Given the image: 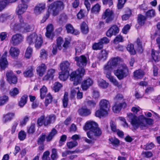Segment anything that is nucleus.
Masks as SVG:
<instances>
[{
  "label": "nucleus",
  "instance_id": "obj_1",
  "mask_svg": "<svg viewBox=\"0 0 160 160\" xmlns=\"http://www.w3.org/2000/svg\"><path fill=\"white\" fill-rule=\"evenodd\" d=\"M74 59L77 66L82 68L73 72L70 75V80L74 81V85H77L80 83L82 77L84 74L85 70L83 68L87 64V59L84 55H82L79 57H76Z\"/></svg>",
  "mask_w": 160,
  "mask_h": 160
},
{
  "label": "nucleus",
  "instance_id": "obj_2",
  "mask_svg": "<svg viewBox=\"0 0 160 160\" xmlns=\"http://www.w3.org/2000/svg\"><path fill=\"white\" fill-rule=\"evenodd\" d=\"M128 117L131 120L132 124L136 128L139 127L141 129H145L148 128V125H152L153 122L152 119L146 118L143 115H140L137 117L132 114L130 113Z\"/></svg>",
  "mask_w": 160,
  "mask_h": 160
},
{
  "label": "nucleus",
  "instance_id": "obj_3",
  "mask_svg": "<svg viewBox=\"0 0 160 160\" xmlns=\"http://www.w3.org/2000/svg\"><path fill=\"white\" fill-rule=\"evenodd\" d=\"M63 3L60 1H57L51 4L48 7V12L41 21L42 23L44 22L49 17L50 13H52V15L56 16L58 14L59 12L64 8Z\"/></svg>",
  "mask_w": 160,
  "mask_h": 160
},
{
  "label": "nucleus",
  "instance_id": "obj_4",
  "mask_svg": "<svg viewBox=\"0 0 160 160\" xmlns=\"http://www.w3.org/2000/svg\"><path fill=\"white\" fill-rule=\"evenodd\" d=\"M26 40L29 45L35 43V47L37 48H40L43 43L42 36L41 35H37L35 33H33L28 36Z\"/></svg>",
  "mask_w": 160,
  "mask_h": 160
},
{
  "label": "nucleus",
  "instance_id": "obj_5",
  "mask_svg": "<svg viewBox=\"0 0 160 160\" xmlns=\"http://www.w3.org/2000/svg\"><path fill=\"white\" fill-rule=\"evenodd\" d=\"M100 109L96 111L95 116L99 118L105 116L108 114V111L109 108V103L106 99H102L100 103Z\"/></svg>",
  "mask_w": 160,
  "mask_h": 160
},
{
  "label": "nucleus",
  "instance_id": "obj_6",
  "mask_svg": "<svg viewBox=\"0 0 160 160\" xmlns=\"http://www.w3.org/2000/svg\"><path fill=\"white\" fill-rule=\"evenodd\" d=\"M114 73L119 80H121L128 76V69L125 65H123L115 70Z\"/></svg>",
  "mask_w": 160,
  "mask_h": 160
},
{
  "label": "nucleus",
  "instance_id": "obj_7",
  "mask_svg": "<svg viewBox=\"0 0 160 160\" xmlns=\"http://www.w3.org/2000/svg\"><path fill=\"white\" fill-rule=\"evenodd\" d=\"M111 68H109L108 67L104 66L103 68L104 73L106 74V77L109 80V81L118 88H121L122 85L120 84L118 81L112 76L111 74Z\"/></svg>",
  "mask_w": 160,
  "mask_h": 160
},
{
  "label": "nucleus",
  "instance_id": "obj_8",
  "mask_svg": "<svg viewBox=\"0 0 160 160\" xmlns=\"http://www.w3.org/2000/svg\"><path fill=\"white\" fill-rule=\"evenodd\" d=\"M18 21L16 22H12L10 25L11 28L15 31H19L26 26V23L21 16H18Z\"/></svg>",
  "mask_w": 160,
  "mask_h": 160
},
{
  "label": "nucleus",
  "instance_id": "obj_9",
  "mask_svg": "<svg viewBox=\"0 0 160 160\" xmlns=\"http://www.w3.org/2000/svg\"><path fill=\"white\" fill-rule=\"evenodd\" d=\"M115 15L113 12L108 9L105 10L102 15V18L105 19V22L109 23L112 22L114 18Z\"/></svg>",
  "mask_w": 160,
  "mask_h": 160
},
{
  "label": "nucleus",
  "instance_id": "obj_10",
  "mask_svg": "<svg viewBox=\"0 0 160 160\" xmlns=\"http://www.w3.org/2000/svg\"><path fill=\"white\" fill-rule=\"evenodd\" d=\"M28 2V0H21V3L18 5L16 11L18 16H21L26 12L28 7L26 4Z\"/></svg>",
  "mask_w": 160,
  "mask_h": 160
},
{
  "label": "nucleus",
  "instance_id": "obj_11",
  "mask_svg": "<svg viewBox=\"0 0 160 160\" xmlns=\"http://www.w3.org/2000/svg\"><path fill=\"white\" fill-rule=\"evenodd\" d=\"M121 62H122V60L120 58L118 57H112L105 66L112 69L113 67H117Z\"/></svg>",
  "mask_w": 160,
  "mask_h": 160
},
{
  "label": "nucleus",
  "instance_id": "obj_12",
  "mask_svg": "<svg viewBox=\"0 0 160 160\" xmlns=\"http://www.w3.org/2000/svg\"><path fill=\"white\" fill-rule=\"evenodd\" d=\"M101 134L102 131L100 128L98 127L97 124L93 129L89 131L87 133L88 137L92 140H94V136H99L101 135Z\"/></svg>",
  "mask_w": 160,
  "mask_h": 160
},
{
  "label": "nucleus",
  "instance_id": "obj_13",
  "mask_svg": "<svg viewBox=\"0 0 160 160\" xmlns=\"http://www.w3.org/2000/svg\"><path fill=\"white\" fill-rule=\"evenodd\" d=\"M23 37L19 33L13 35L11 40V43L14 46H17L21 43L23 41Z\"/></svg>",
  "mask_w": 160,
  "mask_h": 160
},
{
  "label": "nucleus",
  "instance_id": "obj_14",
  "mask_svg": "<svg viewBox=\"0 0 160 160\" xmlns=\"http://www.w3.org/2000/svg\"><path fill=\"white\" fill-rule=\"evenodd\" d=\"M45 3L44 2L38 3L34 9V12L36 15L41 14L45 9Z\"/></svg>",
  "mask_w": 160,
  "mask_h": 160
},
{
  "label": "nucleus",
  "instance_id": "obj_15",
  "mask_svg": "<svg viewBox=\"0 0 160 160\" xmlns=\"http://www.w3.org/2000/svg\"><path fill=\"white\" fill-rule=\"evenodd\" d=\"M119 32V29L116 25L112 26L107 31L106 35L111 37L112 35H116Z\"/></svg>",
  "mask_w": 160,
  "mask_h": 160
},
{
  "label": "nucleus",
  "instance_id": "obj_16",
  "mask_svg": "<svg viewBox=\"0 0 160 160\" xmlns=\"http://www.w3.org/2000/svg\"><path fill=\"white\" fill-rule=\"evenodd\" d=\"M7 80L11 84H16L17 81V78L12 71L8 72L6 74Z\"/></svg>",
  "mask_w": 160,
  "mask_h": 160
},
{
  "label": "nucleus",
  "instance_id": "obj_17",
  "mask_svg": "<svg viewBox=\"0 0 160 160\" xmlns=\"http://www.w3.org/2000/svg\"><path fill=\"white\" fill-rule=\"evenodd\" d=\"M47 69V67L44 63H42L38 66L36 69L38 74L40 77H42L45 73Z\"/></svg>",
  "mask_w": 160,
  "mask_h": 160
},
{
  "label": "nucleus",
  "instance_id": "obj_18",
  "mask_svg": "<svg viewBox=\"0 0 160 160\" xmlns=\"http://www.w3.org/2000/svg\"><path fill=\"white\" fill-rule=\"evenodd\" d=\"M46 30L45 33L46 37L52 40L53 36V28L52 25L51 24L48 25L46 27Z\"/></svg>",
  "mask_w": 160,
  "mask_h": 160
},
{
  "label": "nucleus",
  "instance_id": "obj_19",
  "mask_svg": "<svg viewBox=\"0 0 160 160\" xmlns=\"http://www.w3.org/2000/svg\"><path fill=\"white\" fill-rule=\"evenodd\" d=\"M93 84V81L90 78H88L84 80L82 83V88L83 90H86Z\"/></svg>",
  "mask_w": 160,
  "mask_h": 160
},
{
  "label": "nucleus",
  "instance_id": "obj_20",
  "mask_svg": "<svg viewBox=\"0 0 160 160\" xmlns=\"http://www.w3.org/2000/svg\"><path fill=\"white\" fill-rule=\"evenodd\" d=\"M15 114L13 112H8L3 114L2 117V121L4 123L11 121L15 116Z\"/></svg>",
  "mask_w": 160,
  "mask_h": 160
},
{
  "label": "nucleus",
  "instance_id": "obj_21",
  "mask_svg": "<svg viewBox=\"0 0 160 160\" xmlns=\"http://www.w3.org/2000/svg\"><path fill=\"white\" fill-rule=\"evenodd\" d=\"M55 70L51 68L48 70L47 74L43 77L42 80L47 81L49 79H52L54 76Z\"/></svg>",
  "mask_w": 160,
  "mask_h": 160
},
{
  "label": "nucleus",
  "instance_id": "obj_22",
  "mask_svg": "<svg viewBox=\"0 0 160 160\" xmlns=\"http://www.w3.org/2000/svg\"><path fill=\"white\" fill-rule=\"evenodd\" d=\"M20 51L17 48L11 47L9 51L10 55L13 58H17L20 53Z\"/></svg>",
  "mask_w": 160,
  "mask_h": 160
},
{
  "label": "nucleus",
  "instance_id": "obj_23",
  "mask_svg": "<svg viewBox=\"0 0 160 160\" xmlns=\"http://www.w3.org/2000/svg\"><path fill=\"white\" fill-rule=\"evenodd\" d=\"M97 124L94 122L92 121L87 122L84 127L83 129L85 131L88 130H90V131H91L93 129L96 127Z\"/></svg>",
  "mask_w": 160,
  "mask_h": 160
},
{
  "label": "nucleus",
  "instance_id": "obj_24",
  "mask_svg": "<svg viewBox=\"0 0 160 160\" xmlns=\"http://www.w3.org/2000/svg\"><path fill=\"white\" fill-rule=\"evenodd\" d=\"M126 103L124 102H118L115 103L114 105L112 107V109L115 113L119 112L123 106L125 107Z\"/></svg>",
  "mask_w": 160,
  "mask_h": 160
},
{
  "label": "nucleus",
  "instance_id": "obj_25",
  "mask_svg": "<svg viewBox=\"0 0 160 160\" xmlns=\"http://www.w3.org/2000/svg\"><path fill=\"white\" fill-rule=\"evenodd\" d=\"M70 65V63L68 61H64L60 63V68L62 71L69 72L68 70Z\"/></svg>",
  "mask_w": 160,
  "mask_h": 160
},
{
  "label": "nucleus",
  "instance_id": "obj_26",
  "mask_svg": "<svg viewBox=\"0 0 160 160\" xmlns=\"http://www.w3.org/2000/svg\"><path fill=\"white\" fill-rule=\"evenodd\" d=\"M67 32L68 33L73 34L75 35H78L79 32L76 30L74 29L72 26L70 24H68L66 26Z\"/></svg>",
  "mask_w": 160,
  "mask_h": 160
},
{
  "label": "nucleus",
  "instance_id": "obj_27",
  "mask_svg": "<svg viewBox=\"0 0 160 160\" xmlns=\"http://www.w3.org/2000/svg\"><path fill=\"white\" fill-rule=\"evenodd\" d=\"M79 114L82 116H87L91 113L90 111L86 108H82L78 110Z\"/></svg>",
  "mask_w": 160,
  "mask_h": 160
},
{
  "label": "nucleus",
  "instance_id": "obj_28",
  "mask_svg": "<svg viewBox=\"0 0 160 160\" xmlns=\"http://www.w3.org/2000/svg\"><path fill=\"white\" fill-rule=\"evenodd\" d=\"M18 0H4L0 2V11L2 10L9 3H13Z\"/></svg>",
  "mask_w": 160,
  "mask_h": 160
},
{
  "label": "nucleus",
  "instance_id": "obj_29",
  "mask_svg": "<svg viewBox=\"0 0 160 160\" xmlns=\"http://www.w3.org/2000/svg\"><path fill=\"white\" fill-rule=\"evenodd\" d=\"M160 52L154 50L152 49L151 55L152 59L155 62H158L160 60V57L159 56V53Z\"/></svg>",
  "mask_w": 160,
  "mask_h": 160
},
{
  "label": "nucleus",
  "instance_id": "obj_30",
  "mask_svg": "<svg viewBox=\"0 0 160 160\" xmlns=\"http://www.w3.org/2000/svg\"><path fill=\"white\" fill-rule=\"evenodd\" d=\"M33 70V68L32 67L27 69L23 73L24 76L27 78L32 77L34 75Z\"/></svg>",
  "mask_w": 160,
  "mask_h": 160
},
{
  "label": "nucleus",
  "instance_id": "obj_31",
  "mask_svg": "<svg viewBox=\"0 0 160 160\" xmlns=\"http://www.w3.org/2000/svg\"><path fill=\"white\" fill-rule=\"evenodd\" d=\"M57 133V131L56 130L55 128H53L46 137L47 141L48 142L50 141Z\"/></svg>",
  "mask_w": 160,
  "mask_h": 160
},
{
  "label": "nucleus",
  "instance_id": "obj_32",
  "mask_svg": "<svg viewBox=\"0 0 160 160\" xmlns=\"http://www.w3.org/2000/svg\"><path fill=\"white\" fill-rule=\"evenodd\" d=\"M134 76L135 78L140 79L142 78L145 74V72L141 70H138L133 72Z\"/></svg>",
  "mask_w": 160,
  "mask_h": 160
},
{
  "label": "nucleus",
  "instance_id": "obj_33",
  "mask_svg": "<svg viewBox=\"0 0 160 160\" xmlns=\"http://www.w3.org/2000/svg\"><path fill=\"white\" fill-rule=\"evenodd\" d=\"M28 98V96L27 95H24L21 97L18 103L20 107H23L26 103Z\"/></svg>",
  "mask_w": 160,
  "mask_h": 160
},
{
  "label": "nucleus",
  "instance_id": "obj_34",
  "mask_svg": "<svg viewBox=\"0 0 160 160\" xmlns=\"http://www.w3.org/2000/svg\"><path fill=\"white\" fill-rule=\"evenodd\" d=\"M108 54V52L107 51L105 50H102L99 54L98 58L100 60L104 61L107 59Z\"/></svg>",
  "mask_w": 160,
  "mask_h": 160
},
{
  "label": "nucleus",
  "instance_id": "obj_35",
  "mask_svg": "<svg viewBox=\"0 0 160 160\" xmlns=\"http://www.w3.org/2000/svg\"><path fill=\"white\" fill-rule=\"evenodd\" d=\"M147 19L146 16L139 14L138 17V24L141 25H143L144 24Z\"/></svg>",
  "mask_w": 160,
  "mask_h": 160
},
{
  "label": "nucleus",
  "instance_id": "obj_36",
  "mask_svg": "<svg viewBox=\"0 0 160 160\" xmlns=\"http://www.w3.org/2000/svg\"><path fill=\"white\" fill-rule=\"evenodd\" d=\"M59 75V79L61 80L64 81L67 79L69 75V72L62 71L60 72Z\"/></svg>",
  "mask_w": 160,
  "mask_h": 160
},
{
  "label": "nucleus",
  "instance_id": "obj_37",
  "mask_svg": "<svg viewBox=\"0 0 160 160\" xmlns=\"http://www.w3.org/2000/svg\"><path fill=\"white\" fill-rule=\"evenodd\" d=\"M81 29L82 32L84 34H87L89 31L88 26L85 22L81 24Z\"/></svg>",
  "mask_w": 160,
  "mask_h": 160
},
{
  "label": "nucleus",
  "instance_id": "obj_38",
  "mask_svg": "<svg viewBox=\"0 0 160 160\" xmlns=\"http://www.w3.org/2000/svg\"><path fill=\"white\" fill-rule=\"evenodd\" d=\"M8 62L6 58H1L0 59V66L2 69L7 67Z\"/></svg>",
  "mask_w": 160,
  "mask_h": 160
},
{
  "label": "nucleus",
  "instance_id": "obj_39",
  "mask_svg": "<svg viewBox=\"0 0 160 160\" xmlns=\"http://www.w3.org/2000/svg\"><path fill=\"white\" fill-rule=\"evenodd\" d=\"M98 84L99 87L103 88H107L108 85V83L102 79H100L98 81Z\"/></svg>",
  "mask_w": 160,
  "mask_h": 160
},
{
  "label": "nucleus",
  "instance_id": "obj_40",
  "mask_svg": "<svg viewBox=\"0 0 160 160\" xmlns=\"http://www.w3.org/2000/svg\"><path fill=\"white\" fill-rule=\"evenodd\" d=\"M92 47L94 50H100L103 48V45L101 44V43L99 41L98 42L94 43Z\"/></svg>",
  "mask_w": 160,
  "mask_h": 160
},
{
  "label": "nucleus",
  "instance_id": "obj_41",
  "mask_svg": "<svg viewBox=\"0 0 160 160\" xmlns=\"http://www.w3.org/2000/svg\"><path fill=\"white\" fill-rule=\"evenodd\" d=\"M32 49L30 47H28L25 53V56L27 58H30L31 57Z\"/></svg>",
  "mask_w": 160,
  "mask_h": 160
},
{
  "label": "nucleus",
  "instance_id": "obj_42",
  "mask_svg": "<svg viewBox=\"0 0 160 160\" xmlns=\"http://www.w3.org/2000/svg\"><path fill=\"white\" fill-rule=\"evenodd\" d=\"M35 125L34 123L31 124L30 126L27 127V132L29 134H32L35 132Z\"/></svg>",
  "mask_w": 160,
  "mask_h": 160
},
{
  "label": "nucleus",
  "instance_id": "obj_43",
  "mask_svg": "<svg viewBox=\"0 0 160 160\" xmlns=\"http://www.w3.org/2000/svg\"><path fill=\"white\" fill-rule=\"evenodd\" d=\"M47 92V89L44 86H43L40 89V97L41 98L43 99Z\"/></svg>",
  "mask_w": 160,
  "mask_h": 160
},
{
  "label": "nucleus",
  "instance_id": "obj_44",
  "mask_svg": "<svg viewBox=\"0 0 160 160\" xmlns=\"http://www.w3.org/2000/svg\"><path fill=\"white\" fill-rule=\"evenodd\" d=\"M109 140L113 146H118L119 144V140L115 138H111L109 139Z\"/></svg>",
  "mask_w": 160,
  "mask_h": 160
},
{
  "label": "nucleus",
  "instance_id": "obj_45",
  "mask_svg": "<svg viewBox=\"0 0 160 160\" xmlns=\"http://www.w3.org/2000/svg\"><path fill=\"white\" fill-rule=\"evenodd\" d=\"M101 6L98 3L95 4L91 9V11L92 13H98L100 10Z\"/></svg>",
  "mask_w": 160,
  "mask_h": 160
},
{
  "label": "nucleus",
  "instance_id": "obj_46",
  "mask_svg": "<svg viewBox=\"0 0 160 160\" xmlns=\"http://www.w3.org/2000/svg\"><path fill=\"white\" fill-rule=\"evenodd\" d=\"M46 137V135L45 133H42L38 138L37 141L38 144H43V142L45 140Z\"/></svg>",
  "mask_w": 160,
  "mask_h": 160
},
{
  "label": "nucleus",
  "instance_id": "obj_47",
  "mask_svg": "<svg viewBox=\"0 0 160 160\" xmlns=\"http://www.w3.org/2000/svg\"><path fill=\"white\" fill-rule=\"evenodd\" d=\"M19 93L18 89L16 88H14L10 91L9 94L11 96L14 97L18 94Z\"/></svg>",
  "mask_w": 160,
  "mask_h": 160
},
{
  "label": "nucleus",
  "instance_id": "obj_48",
  "mask_svg": "<svg viewBox=\"0 0 160 160\" xmlns=\"http://www.w3.org/2000/svg\"><path fill=\"white\" fill-rule=\"evenodd\" d=\"M146 15L148 18H153L156 15L155 11L153 9L149 10L146 12Z\"/></svg>",
  "mask_w": 160,
  "mask_h": 160
},
{
  "label": "nucleus",
  "instance_id": "obj_49",
  "mask_svg": "<svg viewBox=\"0 0 160 160\" xmlns=\"http://www.w3.org/2000/svg\"><path fill=\"white\" fill-rule=\"evenodd\" d=\"M78 143L76 141H71L67 142V146L69 149H72L78 145Z\"/></svg>",
  "mask_w": 160,
  "mask_h": 160
},
{
  "label": "nucleus",
  "instance_id": "obj_50",
  "mask_svg": "<svg viewBox=\"0 0 160 160\" xmlns=\"http://www.w3.org/2000/svg\"><path fill=\"white\" fill-rule=\"evenodd\" d=\"M57 151L56 149L53 148L52 150L51 158L52 160H55L58 158Z\"/></svg>",
  "mask_w": 160,
  "mask_h": 160
},
{
  "label": "nucleus",
  "instance_id": "obj_51",
  "mask_svg": "<svg viewBox=\"0 0 160 160\" xmlns=\"http://www.w3.org/2000/svg\"><path fill=\"white\" fill-rule=\"evenodd\" d=\"M127 49L131 54L134 55L136 54V51L134 49L133 45L128 44L127 47Z\"/></svg>",
  "mask_w": 160,
  "mask_h": 160
},
{
  "label": "nucleus",
  "instance_id": "obj_52",
  "mask_svg": "<svg viewBox=\"0 0 160 160\" xmlns=\"http://www.w3.org/2000/svg\"><path fill=\"white\" fill-rule=\"evenodd\" d=\"M62 102L64 107L66 108L67 106L68 102V93L67 92H66L64 93Z\"/></svg>",
  "mask_w": 160,
  "mask_h": 160
},
{
  "label": "nucleus",
  "instance_id": "obj_53",
  "mask_svg": "<svg viewBox=\"0 0 160 160\" xmlns=\"http://www.w3.org/2000/svg\"><path fill=\"white\" fill-rule=\"evenodd\" d=\"M26 133L23 131H20L18 133V138L21 141L24 140L26 138Z\"/></svg>",
  "mask_w": 160,
  "mask_h": 160
},
{
  "label": "nucleus",
  "instance_id": "obj_54",
  "mask_svg": "<svg viewBox=\"0 0 160 160\" xmlns=\"http://www.w3.org/2000/svg\"><path fill=\"white\" fill-rule=\"evenodd\" d=\"M8 100V98L7 96H4L0 98V106L4 105Z\"/></svg>",
  "mask_w": 160,
  "mask_h": 160
},
{
  "label": "nucleus",
  "instance_id": "obj_55",
  "mask_svg": "<svg viewBox=\"0 0 160 160\" xmlns=\"http://www.w3.org/2000/svg\"><path fill=\"white\" fill-rule=\"evenodd\" d=\"M52 100V96L50 93L48 94L45 99V106H47L48 104L51 102Z\"/></svg>",
  "mask_w": 160,
  "mask_h": 160
},
{
  "label": "nucleus",
  "instance_id": "obj_56",
  "mask_svg": "<svg viewBox=\"0 0 160 160\" xmlns=\"http://www.w3.org/2000/svg\"><path fill=\"white\" fill-rule=\"evenodd\" d=\"M123 97L122 95L118 94L114 98V101L115 103L118 102H121V101L123 100Z\"/></svg>",
  "mask_w": 160,
  "mask_h": 160
},
{
  "label": "nucleus",
  "instance_id": "obj_57",
  "mask_svg": "<svg viewBox=\"0 0 160 160\" xmlns=\"http://www.w3.org/2000/svg\"><path fill=\"white\" fill-rule=\"evenodd\" d=\"M24 31L25 32H29L32 31L34 29L33 25H27L23 28Z\"/></svg>",
  "mask_w": 160,
  "mask_h": 160
},
{
  "label": "nucleus",
  "instance_id": "obj_58",
  "mask_svg": "<svg viewBox=\"0 0 160 160\" xmlns=\"http://www.w3.org/2000/svg\"><path fill=\"white\" fill-rule=\"evenodd\" d=\"M62 86V85L60 83L58 82H56L54 84L53 90L55 92H58Z\"/></svg>",
  "mask_w": 160,
  "mask_h": 160
},
{
  "label": "nucleus",
  "instance_id": "obj_59",
  "mask_svg": "<svg viewBox=\"0 0 160 160\" xmlns=\"http://www.w3.org/2000/svg\"><path fill=\"white\" fill-rule=\"evenodd\" d=\"M127 0H118L117 7L118 9H122L123 7Z\"/></svg>",
  "mask_w": 160,
  "mask_h": 160
},
{
  "label": "nucleus",
  "instance_id": "obj_60",
  "mask_svg": "<svg viewBox=\"0 0 160 160\" xmlns=\"http://www.w3.org/2000/svg\"><path fill=\"white\" fill-rule=\"evenodd\" d=\"M110 125L111 130L112 131L116 132L117 131L118 129L117 128L116 124L115 122L111 121L110 122Z\"/></svg>",
  "mask_w": 160,
  "mask_h": 160
},
{
  "label": "nucleus",
  "instance_id": "obj_61",
  "mask_svg": "<svg viewBox=\"0 0 160 160\" xmlns=\"http://www.w3.org/2000/svg\"><path fill=\"white\" fill-rule=\"evenodd\" d=\"M67 138V136L65 135H63L61 136L59 142V146H61L63 144V142L66 141Z\"/></svg>",
  "mask_w": 160,
  "mask_h": 160
},
{
  "label": "nucleus",
  "instance_id": "obj_62",
  "mask_svg": "<svg viewBox=\"0 0 160 160\" xmlns=\"http://www.w3.org/2000/svg\"><path fill=\"white\" fill-rule=\"evenodd\" d=\"M79 88L78 87L76 88V89L77 90V98L78 99H81L83 97V93L80 92L79 90Z\"/></svg>",
  "mask_w": 160,
  "mask_h": 160
},
{
  "label": "nucleus",
  "instance_id": "obj_63",
  "mask_svg": "<svg viewBox=\"0 0 160 160\" xmlns=\"http://www.w3.org/2000/svg\"><path fill=\"white\" fill-rule=\"evenodd\" d=\"M100 42L101 44L103 45V44H106L109 43L110 40L106 37H104L100 40Z\"/></svg>",
  "mask_w": 160,
  "mask_h": 160
},
{
  "label": "nucleus",
  "instance_id": "obj_64",
  "mask_svg": "<svg viewBox=\"0 0 160 160\" xmlns=\"http://www.w3.org/2000/svg\"><path fill=\"white\" fill-rule=\"evenodd\" d=\"M44 116H42L38 119L37 124L40 126H42L44 125Z\"/></svg>",
  "mask_w": 160,
  "mask_h": 160
}]
</instances>
